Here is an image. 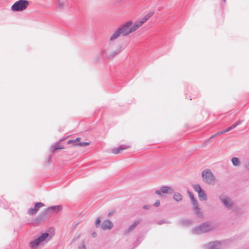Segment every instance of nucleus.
I'll return each instance as SVG.
<instances>
[{
	"mask_svg": "<svg viewBox=\"0 0 249 249\" xmlns=\"http://www.w3.org/2000/svg\"><path fill=\"white\" fill-rule=\"evenodd\" d=\"M125 25H122L121 27L118 28L113 35L110 36L109 40L111 41L114 40L115 39L118 38L120 35L123 36H125L128 35L127 30L125 29Z\"/></svg>",
	"mask_w": 249,
	"mask_h": 249,
	"instance_id": "obj_6",
	"label": "nucleus"
},
{
	"mask_svg": "<svg viewBox=\"0 0 249 249\" xmlns=\"http://www.w3.org/2000/svg\"><path fill=\"white\" fill-rule=\"evenodd\" d=\"M224 0V1H226V0Z\"/></svg>",
	"mask_w": 249,
	"mask_h": 249,
	"instance_id": "obj_43",
	"label": "nucleus"
},
{
	"mask_svg": "<svg viewBox=\"0 0 249 249\" xmlns=\"http://www.w3.org/2000/svg\"><path fill=\"white\" fill-rule=\"evenodd\" d=\"M180 223L183 226H188L191 224V221L188 219H182L180 220Z\"/></svg>",
	"mask_w": 249,
	"mask_h": 249,
	"instance_id": "obj_20",
	"label": "nucleus"
},
{
	"mask_svg": "<svg viewBox=\"0 0 249 249\" xmlns=\"http://www.w3.org/2000/svg\"><path fill=\"white\" fill-rule=\"evenodd\" d=\"M224 133H226L225 132H224V130H222V131H219L218 132H217L215 135L217 136V135H221V134H222Z\"/></svg>",
	"mask_w": 249,
	"mask_h": 249,
	"instance_id": "obj_33",
	"label": "nucleus"
},
{
	"mask_svg": "<svg viewBox=\"0 0 249 249\" xmlns=\"http://www.w3.org/2000/svg\"><path fill=\"white\" fill-rule=\"evenodd\" d=\"M63 140V139L60 140L52 146V150L53 152H55L57 150L62 149L64 148L63 146L60 144V142Z\"/></svg>",
	"mask_w": 249,
	"mask_h": 249,
	"instance_id": "obj_13",
	"label": "nucleus"
},
{
	"mask_svg": "<svg viewBox=\"0 0 249 249\" xmlns=\"http://www.w3.org/2000/svg\"><path fill=\"white\" fill-rule=\"evenodd\" d=\"M79 249H87L85 245L83 244L81 247L79 248Z\"/></svg>",
	"mask_w": 249,
	"mask_h": 249,
	"instance_id": "obj_39",
	"label": "nucleus"
},
{
	"mask_svg": "<svg viewBox=\"0 0 249 249\" xmlns=\"http://www.w3.org/2000/svg\"><path fill=\"white\" fill-rule=\"evenodd\" d=\"M160 202L159 200H157V201L155 202V203L154 204V206H156V207H158L160 205Z\"/></svg>",
	"mask_w": 249,
	"mask_h": 249,
	"instance_id": "obj_34",
	"label": "nucleus"
},
{
	"mask_svg": "<svg viewBox=\"0 0 249 249\" xmlns=\"http://www.w3.org/2000/svg\"><path fill=\"white\" fill-rule=\"evenodd\" d=\"M216 136V135H215V134H214V135H212V136L210 138V139H212V138H214L215 136Z\"/></svg>",
	"mask_w": 249,
	"mask_h": 249,
	"instance_id": "obj_41",
	"label": "nucleus"
},
{
	"mask_svg": "<svg viewBox=\"0 0 249 249\" xmlns=\"http://www.w3.org/2000/svg\"><path fill=\"white\" fill-rule=\"evenodd\" d=\"M89 144V142H80L75 144V145H79L82 147H85L88 146Z\"/></svg>",
	"mask_w": 249,
	"mask_h": 249,
	"instance_id": "obj_23",
	"label": "nucleus"
},
{
	"mask_svg": "<svg viewBox=\"0 0 249 249\" xmlns=\"http://www.w3.org/2000/svg\"><path fill=\"white\" fill-rule=\"evenodd\" d=\"M132 22L131 21H128L127 22L124 24V25L126 26L125 27L126 30H127V32L128 35L130 33L136 31L138 28L142 25L139 20L135 22L132 26Z\"/></svg>",
	"mask_w": 249,
	"mask_h": 249,
	"instance_id": "obj_8",
	"label": "nucleus"
},
{
	"mask_svg": "<svg viewBox=\"0 0 249 249\" xmlns=\"http://www.w3.org/2000/svg\"><path fill=\"white\" fill-rule=\"evenodd\" d=\"M198 196L200 201H206L207 199V195L204 190L199 192Z\"/></svg>",
	"mask_w": 249,
	"mask_h": 249,
	"instance_id": "obj_17",
	"label": "nucleus"
},
{
	"mask_svg": "<svg viewBox=\"0 0 249 249\" xmlns=\"http://www.w3.org/2000/svg\"><path fill=\"white\" fill-rule=\"evenodd\" d=\"M173 198L177 202H179L182 199V196L180 193L175 192L173 196Z\"/></svg>",
	"mask_w": 249,
	"mask_h": 249,
	"instance_id": "obj_18",
	"label": "nucleus"
},
{
	"mask_svg": "<svg viewBox=\"0 0 249 249\" xmlns=\"http://www.w3.org/2000/svg\"><path fill=\"white\" fill-rule=\"evenodd\" d=\"M208 249H220V243L217 241L211 242L206 245Z\"/></svg>",
	"mask_w": 249,
	"mask_h": 249,
	"instance_id": "obj_10",
	"label": "nucleus"
},
{
	"mask_svg": "<svg viewBox=\"0 0 249 249\" xmlns=\"http://www.w3.org/2000/svg\"><path fill=\"white\" fill-rule=\"evenodd\" d=\"M112 214H113V213H109L108 215H111Z\"/></svg>",
	"mask_w": 249,
	"mask_h": 249,
	"instance_id": "obj_42",
	"label": "nucleus"
},
{
	"mask_svg": "<svg viewBox=\"0 0 249 249\" xmlns=\"http://www.w3.org/2000/svg\"><path fill=\"white\" fill-rule=\"evenodd\" d=\"M154 13V12L153 11L150 12L147 14L145 15L144 18L145 19H146V20H147L151 17L153 15Z\"/></svg>",
	"mask_w": 249,
	"mask_h": 249,
	"instance_id": "obj_24",
	"label": "nucleus"
},
{
	"mask_svg": "<svg viewBox=\"0 0 249 249\" xmlns=\"http://www.w3.org/2000/svg\"><path fill=\"white\" fill-rule=\"evenodd\" d=\"M233 128H232V126L231 125V126L228 127L227 128L225 129L224 130V132H229L230 131H231V130L233 129Z\"/></svg>",
	"mask_w": 249,
	"mask_h": 249,
	"instance_id": "obj_29",
	"label": "nucleus"
},
{
	"mask_svg": "<svg viewBox=\"0 0 249 249\" xmlns=\"http://www.w3.org/2000/svg\"><path fill=\"white\" fill-rule=\"evenodd\" d=\"M202 177L203 181L207 184H213L215 178L211 170L209 169L203 170L202 172Z\"/></svg>",
	"mask_w": 249,
	"mask_h": 249,
	"instance_id": "obj_5",
	"label": "nucleus"
},
{
	"mask_svg": "<svg viewBox=\"0 0 249 249\" xmlns=\"http://www.w3.org/2000/svg\"><path fill=\"white\" fill-rule=\"evenodd\" d=\"M242 121L241 120H238L236 122H235V123H234L232 125H231V126H232V128H235L237 126H238V125H240L242 124Z\"/></svg>",
	"mask_w": 249,
	"mask_h": 249,
	"instance_id": "obj_28",
	"label": "nucleus"
},
{
	"mask_svg": "<svg viewBox=\"0 0 249 249\" xmlns=\"http://www.w3.org/2000/svg\"><path fill=\"white\" fill-rule=\"evenodd\" d=\"M37 213V211L34 208H30L28 210V214L29 215H34Z\"/></svg>",
	"mask_w": 249,
	"mask_h": 249,
	"instance_id": "obj_25",
	"label": "nucleus"
},
{
	"mask_svg": "<svg viewBox=\"0 0 249 249\" xmlns=\"http://www.w3.org/2000/svg\"><path fill=\"white\" fill-rule=\"evenodd\" d=\"M52 238V236L48 232L42 233L37 238L31 241L29 243V246L31 248H35L39 245H44L49 241Z\"/></svg>",
	"mask_w": 249,
	"mask_h": 249,
	"instance_id": "obj_1",
	"label": "nucleus"
},
{
	"mask_svg": "<svg viewBox=\"0 0 249 249\" xmlns=\"http://www.w3.org/2000/svg\"><path fill=\"white\" fill-rule=\"evenodd\" d=\"M168 223V222H166L164 220H160V221H158V224L159 225H161L163 223Z\"/></svg>",
	"mask_w": 249,
	"mask_h": 249,
	"instance_id": "obj_35",
	"label": "nucleus"
},
{
	"mask_svg": "<svg viewBox=\"0 0 249 249\" xmlns=\"http://www.w3.org/2000/svg\"><path fill=\"white\" fill-rule=\"evenodd\" d=\"M139 21H140V22L142 24L144 22H145L147 20H146V19H145V18L143 17L141 20H140Z\"/></svg>",
	"mask_w": 249,
	"mask_h": 249,
	"instance_id": "obj_31",
	"label": "nucleus"
},
{
	"mask_svg": "<svg viewBox=\"0 0 249 249\" xmlns=\"http://www.w3.org/2000/svg\"><path fill=\"white\" fill-rule=\"evenodd\" d=\"M100 223H101L100 217H99L96 220L95 223V227L96 228L100 227Z\"/></svg>",
	"mask_w": 249,
	"mask_h": 249,
	"instance_id": "obj_27",
	"label": "nucleus"
},
{
	"mask_svg": "<svg viewBox=\"0 0 249 249\" xmlns=\"http://www.w3.org/2000/svg\"><path fill=\"white\" fill-rule=\"evenodd\" d=\"M160 189L162 193H172L174 192L172 188L169 186H163Z\"/></svg>",
	"mask_w": 249,
	"mask_h": 249,
	"instance_id": "obj_15",
	"label": "nucleus"
},
{
	"mask_svg": "<svg viewBox=\"0 0 249 249\" xmlns=\"http://www.w3.org/2000/svg\"><path fill=\"white\" fill-rule=\"evenodd\" d=\"M212 230L213 227L211 223L209 222H207L195 227L193 229L192 232L194 234H199L208 232Z\"/></svg>",
	"mask_w": 249,
	"mask_h": 249,
	"instance_id": "obj_3",
	"label": "nucleus"
},
{
	"mask_svg": "<svg viewBox=\"0 0 249 249\" xmlns=\"http://www.w3.org/2000/svg\"><path fill=\"white\" fill-rule=\"evenodd\" d=\"M29 5L27 0H19L15 2L11 6V10L14 12H21L25 10Z\"/></svg>",
	"mask_w": 249,
	"mask_h": 249,
	"instance_id": "obj_4",
	"label": "nucleus"
},
{
	"mask_svg": "<svg viewBox=\"0 0 249 249\" xmlns=\"http://www.w3.org/2000/svg\"><path fill=\"white\" fill-rule=\"evenodd\" d=\"M113 227V224L109 220H105L101 226V229L103 230H110Z\"/></svg>",
	"mask_w": 249,
	"mask_h": 249,
	"instance_id": "obj_9",
	"label": "nucleus"
},
{
	"mask_svg": "<svg viewBox=\"0 0 249 249\" xmlns=\"http://www.w3.org/2000/svg\"><path fill=\"white\" fill-rule=\"evenodd\" d=\"M74 141V140H69L68 141L67 143L71 144V143H75L74 144L75 145L76 143L75 142V141Z\"/></svg>",
	"mask_w": 249,
	"mask_h": 249,
	"instance_id": "obj_36",
	"label": "nucleus"
},
{
	"mask_svg": "<svg viewBox=\"0 0 249 249\" xmlns=\"http://www.w3.org/2000/svg\"><path fill=\"white\" fill-rule=\"evenodd\" d=\"M123 50L121 46L118 47L115 51L109 53L107 56L108 59L112 58L118 54H119Z\"/></svg>",
	"mask_w": 249,
	"mask_h": 249,
	"instance_id": "obj_12",
	"label": "nucleus"
},
{
	"mask_svg": "<svg viewBox=\"0 0 249 249\" xmlns=\"http://www.w3.org/2000/svg\"><path fill=\"white\" fill-rule=\"evenodd\" d=\"M155 194H156L157 195H161V192L160 191V190H156L155 191Z\"/></svg>",
	"mask_w": 249,
	"mask_h": 249,
	"instance_id": "obj_32",
	"label": "nucleus"
},
{
	"mask_svg": "<svg viewBox=\"0 0 249 249\" xmlns=\"http://www.w3.org/2000/svg\"><path fill=\"white\" fill-rule=\"evenodd\" d=\"M193 188L194 189V190L198 193L203 190L202 189L200 185L198 184H196L193 185Z\"/></svg>",
	"mask_w": 249,
	"mask_h": 249,
	"instance_id": "obj_19",
	"label": "nucleus"
},
{
	"mask_svg": "<svg viewBox=\"0 0 249 249\" xmlns=\"http://www.w3.org/2000/svg\"><path fill=\"white\" fill-rule=\"evenodd\" d=\"M142 208H143V209H144L145 210H148V209H149L151 208V205H144L142 207Z\"/></svg>",
	"mask_w": 249,
	"mask_h": 249,
	"instance_id": "obj_30",
	"label": "nucleus"
},
{
	"mask_svg": "<svg viewBox=\"0 0 249 249\" xmlns=\"http://www.w3.org/2000/svg\"><path fill=\"white\" fill-rule=\"evenodd\" d=\"M140 222V220H136L132 225H131L128 229L125 231L124 234H127L129 232L133 230L137 225H138Z\"/></svg>",
	"mask_w": 249,
	"mask_h": 249,
	"instance_id": "obj_14",
	"label": "nucleus"
},
{
	"mask_svg": "<svg viewBox=\"0 0 249 249\" xmlns=\"http://www.w3.org/2000/svg\"><path fill=\"white\" fill-rule=\"evenodd\" d=\"M231 162H232L233 165H234V166H237V165H239V164H240L239 160L236 157H233L231 159Z\"/></svg>",
	"mask_w": 249,
	"mask_h": 249,
	"instance_id": "obj_22",
	"label": "nucleus"
},
{
	"mask_svg": "<svg viewBox=\"0 0 249 249\" xmlns=\"http://www.w3.org/2000/svg\"><path fill=\"white\" fill-rule=\"evenodd\" d=\"M127 148V147L125 145H121L119 147L113 149L112 150V153L117 154L119 153L121 151L126 149Z\"/></svg>",
	"mask_w": 249,
	"mask_h": 249,
	"instance_id": "obj_16",
	"label": "nucleus"
},
{
	"mask_svg": "<svg viewBox=\"0 0 249 249\" xmlns=\"http://www.w3.org/2000/svg\"><path fill=\"white\" fill-rule=\"evenodd\" d=\"M101 54H102V55L105 54V53H106V51H105V50H104V49H102V50H101Z\"/></svg>",
	"mask_w": 249,
	"mask_h": 249,
	"instance_id": "obj_40",
	"label": "nucleus"
},
{
	"mask_svg": "<svg viewBox=\"0 0 249 249\" xmlns=\"http://www.w3.org/2000/svg\"><path fill=\"white\" fill-rule=\"evenodd\" d=\"M187 193L191 198V202L193 206L194 210L195 211L196 214L197 215L198 217H202V214L201 212L200 211V208L198 207L197 200L194 197V195L191 192L189 191V190H187Z\"/></svg>",
	"mask_w": 249,
	"mask_h": 249,
	"instance_id": "obj_7",
	"label": "nucleus"
},
{
	"mask_svg": "<svg viewBox=\"0 0 249 249\" xmlns=\"http://www.w3.org/2000/svg\"><path fill=\"white\" fill-rule=\"evenodd\" d=\"M64 0H58V8H62L64 6Z\"/></svg>",
	"mask_w": 249,
	"mask_h": 249,
	"instance_id": "obj_26",
	"label": "nucleus"
},
{
	"mask_svg": "<svg viewBox=\"0 0 249 249\" xmlns=\"http://www.w3.org/2000/svg\"><path fill=\"white\" fill-rule=\"evenodd\" d=\"M220 200L226 207L230 208L232 206V202L228 197L226 196H220Z\"/></svg>",
	"mask_w": 249,
	"mask_h": 249,
	"instance_id": "obj_11",
	"label": "nucleus"
},
{
	"mask_svg": "<svg viewBox=\"0 0 249 249\" xmlns=\"http://www.w3.org/2000/svg\"><path fill=\"white\" fill-rule=\"evenodd\" d=\"M80 140H81V138H79V137H77L75 139H74V141H75V142L76 143V142H80Z\"/></svg>",
	"mask_w": 249,
	"mask_h": 249,
	"instance_id": "obj_37",
	"label": "nucleus"
},
{
	"mask_svg": "<svg viewBox=\"0 0 249 249\" xmlns=\"http://www.w3.org/2000/svg\"><path fill=\"white\" fill-rule=\"evenodd\" d=\"M62 209L61 205H56L50 207L46 209L43 212H42L36 218V220L37 222H41L44 220L46 217L48 213L50 212H53L55 213H58Z\"/></svg>",
	"mask_w": 249,
	"mask_h": 249,
	"instance_id": "obj_2",
	"label": "nucleus"
},
{
	"mask_svg": "<svg viewBox=\"0 0 249 249\" xmlns=\"http://www.w3.org/2000/svg\"><path fill=\"white\" fill-rule=\"evenodd\" d=\"M96 233L95 232H93L91 234V236L92 238H95L96 236Z\"/></svg>",
	"mask_w": 249,
	"mask_h": 249,
	"instance_id": "obj_38",
	"label": "nucleus"
},
{
	"mask_svg": "<svg viewBox=\"0 0 249 249\" xmlns=\"http://www.w3.org/2000/svg\"><path fill=\"white\" fill-rule=\"evenodd\" d=\"M44 206V204L42 202H37L35 204L34 209L36 210V211H38L39 208L41 207Z\"/></svg>",
	"mask_w": 249,
	"mask_h": 249,
	"instance_id": "obj_21",
	"label": "nucleus"
}]
</instances>
